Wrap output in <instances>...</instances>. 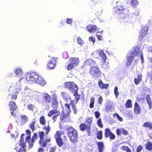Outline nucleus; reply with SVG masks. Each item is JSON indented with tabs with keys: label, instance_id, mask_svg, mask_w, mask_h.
Listing matches in <instances>:
<instances>
[{
	"label": "nucleus",
	"instance_id": "obj_1",
	"mask_svg": "<svg viewBox=\"0 0 152 152\" xmlns=\"http://www.w3.org/2000/svg\"><path fill=\"white\" fill-rule=\"evenodd\" d=\"M137 56L140 57L141 59L142 62L143 61V56L142 52L138 48L136 47L132 52L131 53V55H128L126 61V65L127 66H129L132 64L134 59V56Z\"/></svg>",
	"mask_w": 152,
	"mask_h": 152
},
{
	"label": "nucleus",
	"instance_id": "obj_2",
	"mask_svg": "<svg viewBox=\"0 0 152 152\" xmlns=\"http://www.w3.org/2000/svg\"><path fill=\"white\" fill-rule=\"evenodd\" d=\"M118 10L117 11V12L119 13H121L120 17L121 18L124 20V21L125 22L128 21V20L131 18H132V17L134 16L133 15H135L134 17L138 15H139V13L138 12H137L136 14L134 13H130L129 15V17L126 14H123V12L124 11V9L123 8V6L122 5L118 6L117 7Z\"/></svg>",
	"mask_w": 152,
	"mask_h": 152
},
{
	"label": "nucleus",
	"instance_id": "obj_3",
	"mask_svg": "<svg viewBox=\"0 0 152 152\" xmlns=\"http://www.w3.org/2000/svg\"><path fill=\"white\" fill-rule=\"evenodd\" d=\"M68 133L70 141L73 143L77 142L78 133L77 131L73 127H69L68 129Z\"/></svg>",
	"mask_w": 152,
	"mask_h": 152
},
{
	"label": "nucleus",
	"instance_id": "obj_4",
	"mask_svg": "<svg viewBox=\"0 0 152 152\" xmlns=\"http://www.w3.org/2000/svg\"><path fill=\"white\" fill-rule=\"evenodd\" d=\"M24 134H22L21 136V139L19 143L16 144V147L15 149L18 152H25L26 149V143L23 141Z\"/></svg>",
	"mask_w": 152,
	"mask_h": 152
},
{
	"label": "nucleus",
	"instance_id": "obj_5",
	"mask_svg": "<svg viewBox=\"0 0 152 152\" xmlns=\"http://www.w3.org/2000/svg\"><path fill=\"white\" fill-rule=\"evenodd\" d=\"M26 80L29 83H34L37 81L39 76L35 72H30L26 74Z\"/></svg>",
	"mask_w": 152,
	"mask_h": 152
},
{
	"label": "nucleus",
	"instance_id": "obj_6",
	"mask_svg": "<svg viewBox=\"0 0 152 152\" xmlns=\"http://www.w3.org/2000/svg\"><path fill=\"white\" fill-rule=\"evenodd\" d=\"M65 87L69 89L72 93L77 92L78 88L77 85L73 82H66L64 84Z\"/></svg>",
	"mask_w": 152,
	"mask_h": 152
},
{
	"label": "nucleus",
	"instance_id": "obj_7",
	"mask_svg": "<svg viewBox=\"0 0 152 152\" xmlns=\"http://www.w3.org/2000/svg\"><path fill=\"white\" fill-rule=\"evenodd\" d=\"M90 72L93 77L95 78L99 77L101 75V72L98 67L94 66L90 69Z\"/></svg>",
	"mask_w": 152,
	"mask_h": 152
},
{
	"label": "nucleus",
	"instance_id": "obj_8",
	"mask_svg": "<svg viewBox=\"0 0 152 152\" xmlns=\"http://www.w3.org/2000/svg\"><path fill=\"white\" fill-rule=\"evenodd\" d=\"M74 93V95L75 96L76 102H75L73 100H71L70 104L72 105V109L73 110L74 113L76 114L77 113V110L76 109L75 105L80 99V96L78 94L77 92Z\"/></svg>",
	"mask_w": 152,
	"mask_h": 152
},
{
	"label": "nucleus",
	"instance_id": "obj_9",
	"mask_svg": "<svg viewBox=\"0 0 152 152\" xmlns=\"http://www.w3.org/2000/svg\"><path fill=\"white\" fill-rule=\"evenodd\" d=\"M62 132L61 131L58 132L55 135L56 142L59 147H61L63 143L62 138L61 137Z\"/></svg>",
	"mask_w": 152,
	"mask_h": 152
},
{
	"label": "nucleus",
	"instance_id": "obj_10",
	"mask_svg": "<svg viewBox=\"0 0 152 152\" xmlns=\"http://www.w3.org/2000/svg\"><path fill=\"white\" fill-rule=\"evenodd\" d=\"M149 28L148 26L143 27L140 32V34L139 39L141 40L147 33Z\"/></svg>",
	"mask_w": 152,
	"mask_h": 152
},
{
	"label": "nucleus",
	"instance_id": "obj_11",
	"mask_svg": "<svg viewBox=\"0 0 152 152\" xmlns=\"http://www.w3.org/2000/svg\"><path fill=\"white\" fill-rule=\"evenodd\" d=\"M60 119L61 120H64V121L69 122L70 120L69 113H64V112L61 113L60 115Z\"/></svg>",
	"mask_w": 152,
	"mask_h": 152
},
{
	"label": "nucleus",
	"instance_id": "obj_12",
	"mask_svg": "<svg viewBox=\"0 0 152 152\" xmlns=\"http://www.w3.org/2000/svg\"><path fill=\"white\" fill-rule=\"evenodd\" d=\"M14 72L16 76L18 77H20L19 81L20 82L22 79L23 78L22 70L20 68L17 69L15 70Z\"/></svg>",
	"mask_w": 152,
	"mask_h": 152
},
{
	"label": "nucleus",
	"instance_id": "obj_13",
	"mask_svg": "<svg viewBox=\"0 0 152 152\" xmlns=\"http://www.w3.org/2000/svg\"><path fill=\"white\" fill-rule=\"evenodd\" d=\"M20 88L16 89L13 91L12 94H10L8 95V98L11 99H16L17 98V94L20 91Z\"/></svg>",
	"mask_w": 152,
	"mask_h": 152
},
{
	"label": "nucleus",
	"instance_id": "obj_14",
	"mask_svg": "<svg viewBox=\"0 0 152 152\" xmlns=\"http://www.w3.org/2000/svg\"><path fill=\"white\" fill-rule=\"evenodd\" d=\"M9 106L11 110V115H13V113L17 108V106L16 105L15 102L13 101H11L10 102Z\"/></svg>",
	"mask_w": 152,
	"mask_h": 152
},
{
	"label": "nucleus",
	"instance_id": "obj_15",
	"mask_svg": "<svg viewBox=\"0 0 152 152\" xmlns=\"http://www.w3.org/2000/svg\"><path fill=\"white\" fill-rule=\"evenodd\" d=\"M56 58H52L51 60L48 63V69H53L56 64Z\"/></svg>",
	"mask_w": 152,
	"mask_h": 152
},
{
	"label": "nucleus",
	"instance_id": "obj_16",
	"mask_svg": "<svg viewBox=\"0 0 152 152\" xmlns=\"http://www.w3.org/2000/svg\"><path fill=\"white\" fill-rule=\"evenodd\" d=\"M42 102L43 103H48L51 101L50 96L46 93L43 94Z\"/></svg>",
	"mask_w": 152,
	"mask_h": 152
},
{
	"label": "nucleus",
	"instance_id": "obj_17",
	"mask_svg": "<svg viewBox=\"0 0 152 152\" xmlns=\"http://www.w3.org/2000/svg\"><path fill=\"white\" fill-rule=\"evenodd\" d=\"M87 28L90 33H94L97 30L98 28L95 25L90 24L87 26Z\"/></svg>",
	"mask_w": 152,
	"mask_h": 152
},
{
	"label": "nucleus",
	"instance_id": "obj_18",
	"mask_svg": "<svg viewBox=\"0 0 152 152\" xmlns=\"http://www.w3.org/2000/svg\"><path fill=\"white\" fill-rule=\"evenodd\" d=\"M80 129L82 131H84L85 130H87L88 132H89L91 125H86L85 124H81L80 126Z\"/></svg>",
	"mask_w": 152,
	"mask_h": 152
},
{
	"label": "nucleus",
	"instance_id": "obj_19",
	"mask_svg": "<svg viewBox=\"0 0 152 152\" xmlns=\"http://www.w3.org/2000/svg\"><path fill=\"white\" fill-rule=\"evenodd\" d=\"M116 131L117 134L118 135H121V133L124 135H127L128 134L127 131L122 128L117 129Z\"/></svg>",
	"mask_w": 152,
	"mask_h": 152
},
{
	"label": "nucleus",
	"instance_id": "obj_20",
	"mask_svg": "<svg viewBox=\"0 0 152 152\" xmlns=\"http://www.w3.org/2000/svg\"><path fill=\"white\" fill-rule=\"evenodd\" d=\"M53 100L52 103V107L54 109L57 108L58 105V102L56 99V95L55 94L53 95Z\"/></svg>",
	"mask_w": 152,
	"mask_h": 152
},
{
	"label": "nucleus",
	"instance_id": "obj_21",
	"mask_svg": "<svg viewBox=\"0 0 152 152\" xmlns=\"http://www.w3.org/2000/svg\"><path fill=\"white\" fill-rule=\"evenodd\" d=\"M61 95L63 99L66 102H68L70 99L71 100V97L66 92H62Z\"/></svg>",
	"mask_w": 152,
	"mask_h": 152
},
{
	"label": "nucleus",
	"instance_id": "obj_22",
	"mask_svg": "<svg viewBox=\"0 0 152 152\" xmlns=\"http://www.w3.org/2000/svg\"><path fill=\"white\" fill-rule=\"evenodd\" d=\"M96 52L99 53V56L102 57V60L104 62L107 58V57L104 51L102 50H97Z\"/></svg>",
	"mask_w": 152,
	"mask_h": 152
},
{
	"label": "nucleus",
	"instance_id": "obj_23",
	"mask_svg": "<svg viewBox=\"0 0 152 152\" xmlns=\"http://www.w3.org/2000/svg\"><path fill=\"white\" fill-rule=\"evenodd\" d=\"M70 62L72 64H74L75 66L78 65L79 61L77 58H71L69 60Z\"/></svg>",
	"mask_w": 152,
	"mask_h": 152
},
{
	"label": "nucleus",
	"instance_id": "obj_24",
	"mask_svg": "<svg viewBox=\"0 0 152 152\" xmlns=\"http://www.w3.org/2000/svg\"><path fill=\"white\" fill-rule=\"evenodd\" d=\"M134 110L135 113L137 114H139L141 111L140 107L137 102L135 103Z\"/></svg>",
	"mask_w": 152,
	"mask_h": 152
},
{
	"label": "nucleus",
	"instance_id": "obj_25",
	"mask_svg": "<svg viewBox=\"0 0 152 152\" xmlns=\"http://www.w3.org/2000/svg\"><path fill=\"white\" fill-rule=\"evenodd\" d=\"M146 100L148 104L149 107V109H151L152 108V101L150 97V95L149 94L147 95L146 97Z\"/></svg>",
	"mask_w": 152,
	"mask_h": 152
},
{
	"label": "nucleus",
	"instance_id": "obj_26",
	"mask_svg": "<svg viewBox=\"0 0 152 152\" xmlns=\"http://www.w3.org/2000/svg\"><path fill=\"white\" fill-rule=\"evenodd\" d=\"M86 64L91 66L96 65V62L91 59H87L86 61Z\"/></svg>",
	"mask_w": 152,
	"mask_h": 152
},
{
	"label": "nucleus",
	"instance_id": "obj_27",
	"mask_svg": "<svg viewBox=\"0 0 152 152\" xmlns=\"http://www.w3.org/2000/svg\"><path fill=\"white\" fill-rule=\"evenodd\" d=\"M60 113V112L59 111L56 110H52L49 112L48 114V115L50 117L54 114H59Z\"/></svg>",
	"mask_w": 152,
	"mask_h": 152
},
{
	"label": "nucleus",
	"instance_id": "obj_28",
	"mask_svg": "<svg viewBox=\"0 0 152 152\" xmlns=\"http://www.w3.org/2000/svg\"><path fill=\"white\" fill-rule=\"evenodd\" d=\"M98 85L100 88H102L107 89L109 86L108 84H104L102 80H100L99 81L98 83Z\"/></svg>",
	"mask_w": 152,
	"mask_h": 152
},
{
	"label": "nucleus",
	"instance_id": "obj_29",
	"mask_svg": "<svg viewBox=\"0 0 152 152\" xmlns=\"http://www.w3.org/2000/svg\"><path fill=\"white\" fill-rule=\"evenodd\" d=\"M98 149L99 152H102L104 148L103 143L102 142L97 143Z\"/></svg>",
	"mask_w": 152,
	"mask_h": 152
},
{
	"label": "nucleus",
	"instance_id": "obj_30",
	"mask_svg": "<svg viewBox=\"0 0 152 152\" xmlns=\"http://www.w3.org/2000/svg\"><path fill=\"white\" fill-rule=\"evenodd\" d=\"M37 83L42 86H44L46 83L45 81H44L41 78H40L39 77L37 80Z\"/></svg>",
	"mask_w": 152,
	"mask_h": 152
},
{
	"label": "nucleus",
	"instance_id": "obj_31",
	"mask_svg": "<svg viewBox=\"0 0 152 152\" xmlns=\"http://www.w3.org/2000/svg\"><path fill=\"white\" fill-rule=\"evenodd\" d=\"M129 1L131 2L133 7H135L138 4V2L137 0H129Z\"/></svg>",
	"mask_w": 152,
	"mask_h": 152
},
{
	"label": "nucleus",
	"instance_id": "obj_32",
	"mask_svg": "<svg viewBox=\"0 0 152 152\" xmlns=\"http://www.w3.org/2000/svg\"><path fill=\"white\" fill-rule=\"evenodd\" d=\"M35 124L36 121L34 120L33 121L31 122L29 125L30 128L32 129L33 131L35 129L34 126Z\"/></svg>",
	"mask_w": 152,
	"mask_h": 152
},
{
	"label": "nucleus",
	"instance_id": "obj_33",
	"mask_svg": "<svg viewBox=\"0 0 152 152\" xmlns=\"http://www.w3.org/2000/svg\"><path fill=\"white\" fill-rule=\"evenodd\" d=\"M143 126L146 127H148L150 129H152V124L148 122H145L143 125Z\"/></svg>",
	"mask_w": 152,
	"mask_h": 152
},
{
	"label": "nucleus",
	"instance_id": "obj_34",
	"mask_svg": "<svg viewBox=\"0 0 152 152\" xmlns=\"http://www.w3.org/2000/svg\"><path fill=\"white\" fill-rule=\"evenodd\" d=\"M21 124L22 125H23L28 121V118L26 116H23L21 117Z\"/></svg>",
	"mask_w": 152,
	"mask_h": 152
},
{
	"label": "nucleus",
	"instance_id": "obj_35",
	"mask_svg": "<svg viewBox=\"0 0 152 152\" xmlns=\"http://www.w3.org/2000/svg\"><path fill=\"white\" fill-rule=\"evenodd\" d=\"M146 148L147 149L151 151L152 149V143L151 142H148L146 144Z\"/></svg>",
	"mask_w": 152,
	"mask_h": 152
},
{
	"label": "nucleus",
	"instance_id": "obj_36",
	"mask_svg": "<svg viewBox=\"0 0 152 152\" xmlns=\"http://www.w3.org/2000/svg\"><path fill=\"white\" fill-rule=\"evenodd\" d=\"M95 101V98L94 97L91 98V102L89 105L90 108H93L94 107V104Z\"/></svg>",
	"mask_w": 152,
	"mask_h": 152
},
{
	"label": "nucleus",
	"instance_id": "obj_37",
	"mask_svg": "<svg viewBox=\"0 0 152 152\" xmlns=\"http://www.w3.org/2000/svg\"><path fill=\"white\" fill-rule=\"evenodd\" d=\"M121 149L125 151L126 152H132L130 149L128 147L123 146L121 147Z\"/></svg>",
	"mask_w": 152,
	"mask_h": 152
},
{
	"label": "nucleus",
	"instance_id": "obj_38",
	"mask_svg": "<svg viewBox=\"0 0 152 152\" xmlns=\"http://www.w3.org/2000/svg\"><path fill=\"white\" fill-rule=\"evenodd\" d=\"M131 100L128 99L127 100L125 104L126 107L127 108H131L132 107Z\"/></svg>",
	"mask_w": 152,
	"mask_h": 152
},
{
	"label": "nucleus",
	"instance_id": "obj_39",
	"mask_svg": "<svg viewBox=\"0 0 152 152\" xmlns=\"http://www.w3.org/2000/svg\"><path fill=\"white\" fill-rule=\"evenodd\" d=\"M26 133L27 136L26 138V141H28L30 138L31 132L29 130H26Z\"/></svg>",
	"mask_w": 152,
	"mask_h": 152
},
{
	"label": "nucleus",
	"instance_id": "obj_40",
	"mask_svg": "<svg viewBox=\"0 0 152 152\" xmlns=\"http://www.w3.org/2000/svg\"><path fill=\"white\" fill-rule=\"evenodd\" d=\"M112 133L109 129H105V137H107L109 136Z\"/></svg>",
	"mask_w": 152,
	"mask_h": 152
},
{
	"label": "nucleus",
	"instance_id": "obj_41",
	"mask_svg": "<svg viewBox=\"0 0 152 152\" xmlns=\"http://www.w3.org/2000/svg\"><path fill=\"white\" fill-rule=\"evenodd\" d=\"M27 107L28 110L31 111H33L34 108V106L33 104L28 103L27 104Z\"/></svg>",
	"mask_w": 152,
	"mask_h": 152
},
{
	"label": "nucleus",
	"instance_id": "obj_42",
	"mask_svg": "<svg viewBox=\"0 0 152 152\" xmlns=\"http://www.w3.org/2000/svg\"><path fill=\"white\" fill-rule=\"evenodd\" d=\"M25 93L26 94H28L32 92V91L28 87L26 86L24 88Z\"/></svg>",
	"mask_w": 152,
	"mask_h": 152
},
{
	"label": "nucleus",
	"instance_id": "obj_43",
	"mask_svg": "<svg viewBox=\"0 0 152 152\" xmlns=\"http://www.w3.org/2000/svg\"><path fill=\"white\" fill-rule=\"evenodd\" d=\"M64 106L65 107V110L67 111V113H69V112L71 111L69 105L68 104L66 103L65 104Z\"/></svg>",
	"mask_w": 152,
	"mask_h": 152
},
{
	"label": "nucleus",
	"instance_id": "obj_44",
	"mask_svg": "<svg viewBox=\"0 0 152 152\" xmlns=\"http://www.w3.org/2000/svg\"><path fill=\"white\" fill-rule=\"evenodd\" d=\"M102 132L101 131H98L97 133V137L99 139H101L102 138Z\"/></svg>",
	"mask_w": 152,
	"mask_h": 152
},
{
	"label": "nucleus",
	"instance_id": "obj_45",
	"mask_svg": "<svg viewBox=\"0 0 152 152\" xmlns=\"http://www.w3.org/2000/svg\"><path fill=\"white\" fill-rule=\"evenodd\" d=\"M111 107V104L109 103H107L105 106V110L108 111L110 110Z\"/></svg>",
	"mask_w": 152,
	"mask_h": 152
},
{
	"label": "nucleus",
	"instance_id": "obj_46",
	"mask_svg": "<svg viewBox=\"0 0 152 152\" xmlns=\"http://www.w3.org/2000/svg\"><path fill=\"white\" fill-rule=\"evenodd\" d=\"M76 66L74 65V64H72L70 63L69 64L68 66L67 69L68 70H71L73 68H74Z\"/></svg>",
	"mask_w": 152,
	"mask_h": 152
},
{
	"label": "nucleus",
	"instance_id": "obj_47",
	"mask_svg": "<svg viewBox=\"0 0 152 152\" xmlns=\"http://www.w3.org/2000/svg\"><path fill=\"white\" fill-rule=\"evenodd\" d=\"M40 122L41 124L43 125L45 124L46 122L44 116H42L40 118Z\"/></svg>",
	"mask_w": 152,
	"mask_h": 152
},
{
	"label": "nucleus",
	"instance_id": "obj_48",
	"mask_svg": "<svg viewBox=\"0 0 152 152\" xmlns=\"http://www.w3.org/2000/svg\"><path fill=\"white\" fill-rule=\"evenodd\" d=\"M39 136L40 138V140L42 141L43 139V137L44 135V133L43 132H41L39 133Z\"/></svg>",
	"mask_w": 152,
	"mask_h": 152
},
{
	"label": "nucleus",
	"instance_id": "obj_49",
	"mask_svg": "<svg viewBox=\"0 0 152 152\" xmlns=\"http://www.w3.org/2000/svg\"><path fill=\"white\" fill-rule=\"evenodd\" d=\"M77 40L78 43L80 45H83L84 43V42L82 40V39L79 37H77Z\"/></svg>",
	"mask_w": 152,
	"mask_h": 152
},
{
	"label": "nucleus",
	"instance_id": "obj_50",
	"mask_svg": "<svg viewBox=\"0 0 152 152\" xmlns=\"http://www.w3.org/2000/svg\"><path fill=\"white\" fill-rule=\"evenodd\" d=\"M44 129L45 130V132L46 134H48L50 130V127L49 126L44 127Z\"/></svg>",
	"mask_w": 152,
	"mask_h": 152
},
{
	"label": "nucleus",
	"instance_id": "obj_51",
	"mask_svg": "<svg viewBox=\"0 0 152 152\" xmlns=\"http://www.w3.org/2000/svg\"><path fill=\"white\" fill-rule=\"evenodd\" d=\"M97 124L100 127L102 128L103 127V124H102L101 120L100 118L98 119L97 122Z\"/></svg>",
	"mask_w": 152,
	"mask_h": 152
},
{
	"label": "nucleus",
	"instance_id": "obj_52",
	"mask_svg": "<svg viewBox=\"0 0 152 152\" xmlns=\"http://www.w3.org/2000/svg\"><path fill=\"white\" fill-rule=\"evenodd\" d=\"M114 93L116 97H118V88L116 86H115L114 88Z\"/></svg>",
	"mask_w": 152,
	"mask_h": 152
},
{
	"label": "nucleus",
	"instance_id": "obj_53",
	"mask_svg": "<svg viewBox=\"0 0 152 152\" xmlns=\"http://www.w3.org/2000/svg\"><path fill=\"white\" fill-rule=\"evenodd\" d=\"M39 143L40 145L43 147H45L47 145V143L45 142L42 141L40 140Z\"/></svg>",
	"mask_w": 152,
	"mask_h": 152
},
{
	"label": "nucleus",
	"instance_id": "obj_54",
	"mask_svg": "<svg viewBox=\"0 0 152 152\" xmlns=\"http://www.w3.org/2000/svg\"><path fill=\"white\" fill-rule=\"evenodd\" d=\"M141 80L140 79L136 78L134 79V82L136 85H138L139 83Z\"/></svg>",
	"mask_w": 152,
	"mask_h": 152
},
{
	"label": "nucleus",
	"instance_id": "obj_55",
	"mask_svg": "<svg viewBox=\"0 0 152 152\" xmlns=\"http://www.w3.org/2000/svg\"><path fill=\"white\" fill-rule=\"evenodd\" d=\"M29 143V147L30 148H31L33 145V142H34V141H32L31 140V142H30V139L28 140V141H27Z\"/></svg>",
	"mask_w": 152,
	"mask_h": 152
},
{
	"label": "nucleus",
	"instance_id": "obj_56",
	"mask_svg": "<svg viewBox=\"0 0 152 152\" xmlns=\"http://www.w3.org/2000/svg\"><path fill=\"white\" fill-rule=\"evenodd\" d=\"M87 123L89 124V125H90V124L92 123V118L91 117H89L88 118L87 120H86Z\"/></svg>",
	"mask_w": 152,
	"mask_h": 152
},
{
	"label": "nucleus",
	"instance_id": "obj_57",
	"mask_svg": "<svg viewBox=\"0 0 152 152\" xmlns=\"http://www.w3.org/2000/svg\"><path fill=\"white\" fill-rule=\"evenodd\" d=\"M103 101V98L102 96H100L98 99V103L100 104H102Z\"/></svg>",
	"mask_w": 152,
	"mask_h": 152
},
{
	"label": "nucleus",
	"instance_id": "obj_58",
	"mask_svg": "<svg viewBox=\"0 0 152 152\" xmlns=\"http://www.w3.org/2000/svg\"><path fill=\"white\" fill-rule=\"evenodd\" d=\"M95 115L96 117L97 118H99L100 116V114L99 112L98 111H96L95 113Z\"/></svg>",
	"mask_w": 152,
	"mask_h": 152
},
{
	"label": "nucleus",
	"instance_id": "obj_59",
	"mask_svg": "<svg viewBox=\"0 0 152 152\" xmlns=\"http://www.w3.org/2000/svg\"><path fill=\"white\" fill-rule=\"evenodd\" d=\"M56 149V147H51L50 148L49 152H55Z\"/></svg>",
	"mask_w": 152,
	"mask_h": 152
},
{
	"label": "nucleus",
	"instance_id": "obj_60",
	"mask_svg": "<svg viewBox=\"0 0 152 152\" xmlns=\"http://www.w3.org/2000/svg\"><path fill=\"white\" fill-rule=\"evenodd\" d=\"M72 18L69 19L67 18V19L66 22L68 24H71L72 23Z\"/></svg>",
	"mask_w": 152,
	"mask_h": 152
},
{
	"label": "nucleus",
	"instance_id": "obj_61",
	"mask_svg": "<svg viewBox=\"0 0 152 152\" xmlns=\"http://www.w3.org/2000/svg\"><path fill=\"white\" fill-rule=\"evenodd\" d=\"M142 147L141 145H139L137 149V152H140L142 150Z\"/></svg>",
	"mask_w": 152,
	"mask_h": 152
},
{
	"label": "nucleus",
	"instance_id": "obj_62",
	"mask_svg": "<svg viewBox=\"0 0 152 152\" xmlns=\"http://www.w3.org/2000/svg\"><path fill=\"white\" fill-rule=\"evenodd\" d=\"M110 139H114L115 138V136L114 134L111 133L110 135L109 136Z\"/></svg>",
	"mask_w": 152,
	"mask_h": 152
},
{
	"label": "nucleus",
	"instance_id": "obj_63",
	"mask_svg": "<svg viewBox=\"0 0 152 152\" xmlns=\"http://www.w3.org/2000/svg\"><path fill=\"white\" fill-rule=\"evenodd\" d=\"M116 117L120 121H122L123 120V119L118 114H116Z\"/></svg>",
	"mask_w": 152,
	"mask_h": 152
},
{
	"label": "nucleus",
	"instance_id": "obj_64",
	"mask_svg": "<svg viewBox=\"0 0 152 152\" xmlns=\"http://www.w3.org/2000/svg\"><path fill=\"white\" fill-rule=\"evenodd\" d=\"M37 135L36 133H34L33 136L32 137V140L34 141V140L37 137Z\"/></svg>",
	"mask_w": 152,
	"mask_h": 152
}]
</instances>
